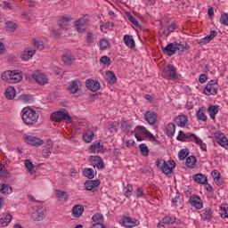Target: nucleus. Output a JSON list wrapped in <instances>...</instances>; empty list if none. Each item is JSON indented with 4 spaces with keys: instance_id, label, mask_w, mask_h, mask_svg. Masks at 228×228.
Listing matches in <instances>:
<instances>
[{
    "instance_id": "obj_1",
    "label": "nucleus",
    "mask_w": 228,
    "mask_h": 228,
    "mask_svg": "<svg viewBox=\"0 0 228 228\" xmlns=\"http://www.w3.org/2000/svg\"><path fill=\"white\" fill-rule=\"evenodd\" d=\"M22 112V120L24 124L27 126H34V124H37L38 122V114L35 110L25 107L21 110Z\"/></svg>"
},
{
    "instance_id": "obj_2",
    "label": "nucleus",
    "mask_w": 228,
    "mask_h": 228,
    "mask_svg": "<svg viewBox=\"0 0 228 228\" xmlns=\"http://www.w3.org/2000/svg\"><path fill=\"white\" fill-rule=\"evenodd\" d=\"M50 120L52 122H66V124H72V117H70V114H69V111L67 110H61L54 111L50 116Z\"/></svg>"
},
{
    "instance_id": "obj_3",
    "label": "nucleus",
    "mask_w": 228,
    "mask_h": 228,
    "mask_svg": "<svg viewBox=\"0 0 228 228\" xmlns=\"http://www.w3.org/2000/svg\"><path fill=\"white\" fill-rule=\"evenodd\" d=\"M156 167L160 168L161 172L166 175H170L174 172V168H175V161L169 160L167 162L165 159H157Z\"/></svg>"
},
{
    "instance_id": "obj_4",
    "label": "nucleus",
    "mask_w": 228,
    "mask_h": 228,
    "mask_svg": "<svg viewBox=\"0 0 228 228\" xmlns=\"http://www.w3.org/2000/svg\"><path fill=\"white\" fill-rule=\"evenodd\" d=\"M162 76L163 77H166V79H171L172 81L179 79L175 67L170 64H167V67L164 68Z\"/></svg>"
},
{
    "instance_id": "obj_5",
    "label": "nucleus",
    "mask_w": 228,
    "mask_h": 228,
    "mask_svg": "<svg viewBox=\"0 0 228 228\" xmlns=\"http://www.w3.org/2000/svg\"><path fill=\"white\" fill-rule=\"evenodd\" d=\"M88 22H90V16L85 15L76 21V28L77 33H83L88 28Z\"/></svg>"
},
{
    "instance_id": "obj_6",
    "label": "nucleus",
    "mask_w": 228,
    "mask_h": 228,
    "mask_svg": "<svg viewBox=\"0 0 228 228\" xmlns=\"http://www.w3.org/2000/svg\"><path fill=\"white\" fill-rule=\"evenodd\" d=\"M31 77L34 78L38 85H41V86H44L49 83L47 77H45V74L40 70H37L32 73Z\"/></svg>"
},
{
    "instance_id": "obj_7",
    "label": "nucleus",
    "mask_w": 228,
    "mask_h": 228,
    "mask_svg": "<svg viewBox=\"0 0 228 228\" xmlns=\"http://www.w3.org/2000/svg\"><path fill=\"white\" fill-rule=\"evenodd\" d=\"M217 93L218 83H216L215 80H210L204 89V94H206V95H216Z\"/></svg>"
},
{
    "instance_id": "obj_8",
    "label": "nucleus",
    "mask_w": 228,
    "mask_h": 228,
    "mask_svg": "<svg viewBox=\"0 0 228 228\" xmlns=\"http://www.w3.org/2000/svg\"><path fill=\"white\" fill-rule=\"evenodd\" d=\"M72 16H61L57 20V24L61 29H69Z\"/></svg>"
},
{
    "instance_id": "obj_9",
    "label": "nucleus",
    "mask_w": 228,
    "mask_h": 228,
    "mask_svg": "<svg viewBox=\"0 0 228 228\" xmlns=\"http://www.w3.org/2000/svg\"><path fill=\"white\" fill-rule=\"evenodd\" d=\"M122 224L126 228L138 227V225L140 224V220H138L134 217L126 216L122 219Z\"/></svg>"
},
{
    "instance_id": "obj_10",
    "label": "nucleus",
    "mask_w": 228,
    "mask_h": 228,
    "mask_svg": "<svg viewBox=\"0 0 228 228\" xmlns=\"http://www.w3.org/2000/svg\"><path fill=\"white\" fill-rule=\"evenodd\" d=\"M91 152H96V154H104L106 152V148L104 145L101 144V142L95 141L93 145L89 147Z\"/></svg>"
},
{
    "instance_id": "obj_11",
    "label": "nucleus",
    "mask_w": 228,
    "mask_h": 228,
    "mask_svg": "<svg viewBox=\"0 0 228 228\" xmlns=\"http://www.w3.org/2000/svg\"><path fill=\"white\" fill-rule=\"evenodd\" d=\"M191 206L193 208H196V209H202L203 204H202V199L197 194H193L189 199Z\"/></svg>"
},
{
    "instance_id": "obj_12",
    "label": "nucleus",
    "mask_w": 228,
    "mask_h": 228,
    "mask_svg": "<svg viewBox=\"0 0 228 228\" xmlns=\"http://www.w3.org/2000/svg\"><path fill=\"white\" fill-rule=\"evenodd\" d=\"M25 142L33 147H40V145H44V140L31 135L27 136Z\"/></svg>"
},
{
    "instance_id": "obj_13",
    "label": "nucleus",
    "mask_w": 228,
    "mask_h": 228,
    "mask_svg": "<svg viewBox=\"0 0 228 228\" xmlns=\"http://www.w3.org/2000/svg\"><path fill=\"white\" fill-rule=\"evenodd\" d=\"M91 159V164L92 167H94L95 168H98V170H102V168H104V161H102V159H101V157L99 156H91L90 157Z\"/></svg>"
},
{
    "instance_id": "obj_14",
    "label": "nucleus",
    "mask_w": 228,
    "mask_h": 228,
    "mask_svg": "<svg viewBox=\"0 0 228 228\" xmlns=\"http://www.w3.org/2000/svg\"><path fill=\"white\" fill-rule=\"evenodd\" d=\"M163 53L167 56H174L177 53V43H170L166 47H162Z\"/></svg>"
},
{
    "instance_id": "obj_15",
    "label": "nucleus",
    "mask_w": 228,
    "mask_h": 228,
    "mask_svg": "<svg viewBox=\"0 0 228 228\" xmlns=\"http://www.w3.org/2000/svg\"><path fill=\"white\" fill-rule=\"evenodd\" d=\"M215 136L217 143H219L221 147H224L225 149H228V140H227V137H225V134H224V133L216 132Z\"/></svg>"
},
{
    "instance_id": "obj_16",
    "label": "nucleus",
    "mask_w": 228,
    "mask_h": 228,
    "mask_svg": "<svg viewBox=\"0 0 228 228\" xmlns=\"http://www.w3.org/2000/svg\"><path fill=\"white\" fill-rule=\"evenodd\" d=\"M175 123L178 127H188V116L180 115L175 117Z\"/></svg>"
},
{
    "instance_id": "obj_17",
    "label": "nucleus",
    "mask_w": 228,
    "mask_h": 228,
    "mask_svg": "<svg viewBox=\"0 0 228 228\" xmlns=\"http://www.w3.org/2000/svg\"><path fill=\"white\" fill-rule=\"evenodd\" d=\"M144 118L148 124L151 126H154L156 124V121L158 120V115H156V112L154 111H146L144 114Z\"/></svg>"
},
{
    "instance_id": "obj_18",
    "label": "nucleus",
    "mask_w": 228,
    "mask_h": 228,
    "mask_svg": "<svg viewBox=\"0 0 228 228\" xmlns=\"http://www.w3.org/2000/svg\"><path fill=\"white\" fill-rule=\"evenodd\" d=\"M55 197L57 200H59V202H61L62 204L69 200V193L61 190H55Z\"/></svg>"
},
{
    "instance_id": "obj_19",
    "label": "nucleus",
    "mask_w": 228,
    "mask_h": 228,
    "mask_svg": "<svg viewBox=\"0 0 228 228\" xmlns=\"http://www.w3.org/2000/svg\"><path fill=\"white\" fill-rule=\"evenodd\" d=\"M86 86L91 92H97V90L101 89V84L99 82H95L94 79L86 80Z\"/></svg>"
},
{
    "instance_id": "obj_20",
    "label": "nucleus",
    "mask_w": 228,
    "mask_h": 228,
    "mask_svg": "<svg viewBox=\"0 0 228 228\" xmlns=\"http://www.w3.org/2000/svg\"><path fill=\"white\" fill-rule=\"evenodd\" d=\"M68 90L69 94H77V97H79V85H77V82L76 80L71 81L68 86Z\"/></svg>"
},
{
    "instance_id": "obj_21",
    "label": "nucleus",
    "mask_w": 228,
    "mask_h": 228,
    "mask_svg": "<svg viewBox=\"0 0 228 228\" xmlns=\"http://www.w3.org/2000/svg\"><path fill=\"white\" fill-rule=\"evenodd\" d=\"M85 212V207L83 205H75L72 208V216L74 218H79Z\"/></svg>"
},
{
    "instance_id": "obj_22",
    "label": "nucleus",
    "mask_w": 228,
    "mask_h": 228,
    "mask_svg": "<svg viewBox=\"0 0 228 228\" xmlns=\"http://www.w3.org/2000/svg\"><path fill=\"white\" fill-rule=\"evenodd\" d=\"M74 61H76V57H74V54L64 53L62 55V62L64 63V65L70 66L72 65V63H74Z\"/></svg>"
},
{
    "instance_id": "obj_23",
    "label": "nucleus",
    "mask_w": 228,
    "mask_h": 228,
    "mask_svg": "<svg viewBox=\"0 0 228 228\" xmlns=\"http://www.w3.org/2000/svg\"><path fill=\"white\" fill-rule=\"evenodd\" d=\"M20 81H22V71L19 69L12 70L11 83H20Z\"/></svg>"
},
{
    "instance_id": "obj_24",
    "label": "nucleus",
    "mask_w": 228,
    "mask_h": 228,
    "mask_svg": "<svg viewBox=\"0 0 228 228\" xmlns=\"http://www.w3.org/2000/svg\"><path fill=\"white\" fill-rule=\"evenodd\" d=\"M31 218L35 222H42V220L45 218V213H44V211L36 210L34 213H32Z\"/></svg>"
},
{
    "instance_id": "obj_25",
    "label": "nucleus",
    "mask_w": 228,
    "mask_h": 228,
    "mask_svg": "<svg viewBox=\"0 0 228 228\" xmlns=\"http://www.w3.org/2000/svg\"><path fill=\"white\" fill-rule=\"evenodd\" d=\"M122 131H126L127 133H134V128L133 127V123L129 121H121Z\"/></svg>"
},
{
    "instance_id": "obj_26",
    "label": "nucleus",
    "mask_w": 228,
    "mask_h": 228,
    "mask_svg": "<svg viewBox=\"0 0 228 228\" xmlns=\"http://www.w3.org/2000/svg\"><path fill=\"white\" fill-rule=\"evenodd\" d=\"M35 53H37V51L29 50V49L27 48V49H25V51L21 54L20 58L24 61H28L29 60V58H33V55L35 54Z\"/></svg>"
},
{
    "instance_id": "obj_27",
    "label": "nucleus",
    "mask_w": 228,
    "mask_h": 228,
    "mask_svg": "<svg viewBox=\"0 0 228 228\" xmlns=\"http://www.w3.org/2000/svg\"><path fill=\"white\" fill-rule=\"evenodd\" d=\"M15 95H16L15 87L8 86L5 90L6 99H9V101H12V99H15Z\"/></svg>"
},
{
    "instance_id": "obj_28",
    "label": "nucleus",
    "mask_w": 228,
    "mask_h": 228,
    "mask_svg": "<svg viewBox=\"0 0 228 228\" xmlns=\"http://www.w3.org/2000/svg\"><path fill=\"white\" fill-rule=\"evenodd\" d=\"M12 215L10 214H4L0 219V225H2L3 227H6V225H8V224H10V222H12Z\"/></svg>"
},
{
    "instance_id": "obj_29",
    "label": "nucleus",
    "mask_w": 228,
    "mask_h": 228,
    "mask_svg": "<svg viewBox=\"0 0 228 228\" xmlns=\"http://www.w3.org/2000/svg\"><path fill=\"white\" fill-rule=\"evenodd\" d=\"M195 183L199 184H208V177L202 174H198L193 176Z\"/></svg>"
},
{
    "instance_id": "obj_30",
    "label": "nucleus",
    "mask_w": 228,
    "mask_h": 228,
    "mask_svg": "<svg viewBox=\"0 0 228 228\" xmlns=\"http://www.w3.org/2000/svg\"><path fill=\"white\" fill-rule=\"evenodd\" d=\"M197 118H198V120H201V122L208 121V116H206V109H204V107H201L197 111Z\"/></svg>"
},
{
    "instance_id": "obj_31",
    "label": "nucleus",
    "mask_w": 228,
    "mask_h": 228,
    "mask_svg": "<svg viewBox=\"0 0 228 228\" xmlns=\"http://www.w3.org/2000/svg\"><path fill=\"white\" fill-rule=\"evenodd\" d=\"M12 176L10 172L6 170V166L4 165H0V179H8Z\"/></svg>"
},
{
    "instance_id": "obj_32",
    "label": "nucleus",
    "mask_w": 228,
    "mask_h": 228,
    "mask_svg": "<svg viewBox=\"0 0 228 228\" xmlns=\"http://www.w3.org/2000/svg\"><path fill=\"white\" fill-rule=\"evenodd\" d=\"M125 44L127 47L130 49H133L134 47V39L133 38V36L131 35H126L124 37Z\"/></svg>"
},
{
    "instance_id": "obj_33",
    "label": "nucleus",
    "mask_w": 228,
    "mask_h": 228,
    "mask_svg": "<svg viewBox=\"0 0 228 228\" xmlns=\"http://www.w3.org/2000/svg\"><path fill=\"white\" fill-rule=\"evenodd\" d=\"M187 168H194L195 165H197V158L195 156H190L186 159L185 163Z\"/></svg>"
},
{
    "instance_id": "obj_34",
    "label": "nucleus",
    "mask_w": 228,
    "mask_h": 228,
    "mask_svg": "<svg viewBox=\"0 0 228 228\" xmlns=\"http://www.w3.org/2000/svg\"><path fill=\"white\" fill-rule=\"evenodd\" d=\"M105 79L109 85H115V72L109 70L106 72Z\"/></svg>"
},
{
    "instance_id": "obj_35",
    "label": "nucleus",
    "mask_w": 228,
    "mask_h": 228,
    "mask_svg": "<svg viewBox=\"0 0 228 228\" xmlns=\"http://www.w3.org/2000/svg\"><path fill=\"white\" fill-rule=\"evenodd\" d=\"M94 133L93 130H87L86 133L83 134V140L86 143H90L94 140Z\"/></svg>"
},
{
    "instance_id": "obj_36",
    "label": "nucleus",
    "mask_w": 228,
    "mask_h": 228,
    "mask_svg": "<svg viewBox=\"0 0 228 228\" xmlns=\"http://www.w3.org/2000/svg\"><path fill=\"white\" fill-rule=\"evenodd\" d=\"M208 115L212 120H215L216 114L218 113V107L211 105L208 109Z\"/></svg>"
},
{
    "instance_id": "obj_37",
    "label": "nucleus",
    "mask_w": 228,
    "mask_h": 228,
    "mask_svg": "<svg viewBox=\"0 0 228 228\" xmlns=\"http://www.w3.org/2000/svg\"><path fill=\"white\" fill-rule=\"evenodd\" d=\"M191 134H184V132L180 130L179 134L177 136V140H179L180 142H184V140H187L188 138H190V140L193 142V137L191 136Z\"/></svg>"
},
{
    "instance_id": "obj_38",
    "label": "nucleus",
    "mask_w": 228,
    "mask_h": 228,
    "mask_svg": "<svg viewBox=\"0 0 228 228\" xmlns=\"http://www.w3.org/2000/svg\"><path fill=\"white\" fill-rule=\"evenodd\" d=\"M12 70H6L2 73V79L7 83H12Z\"/></svg>"
},
{
    "instance_id": "obj_39",
    "label": "nucleus",
    "mask_w": 228,
    "mask_h": 228,
    "mask_svg": "<svg viewBox=\"0 0 228 228\" xmlns=\"http://www.w3.org/2000/svg\"><path fill=\"white\" fill-rule=\"evenodd\" d=\"M18 28L19 26L17 25V23L13 21H7L5 23L6 31H10L11 33H13Z\"/></svg>"
},
{
    "instance_id": "obj_40",
    "label": "nucleus",
    "mask_w": 228,
    "mask_h": 228,
    "mask_svg": "<svg viewBox=\"0 0 228 228\" xmlns=\"http://www.w3.org/2000/svg\"><path fill=\"white\" fill-rule=\"evenodd\" d=\"M190 49V45L186 42L176 43V51H181L184 53V51H188Z\"/></svg>"
},
{
    "instance_id": "obj_41",
    "label": "nucleus",
    "mask_w": 228,
    "mask_h": 228,
    "mask_svg": "<svg viewBox=\"0 0 228 228\" xmlns=\"http://www.w3.org/2000/svg\"><path fill=\"white\" fill-rule=\"evenodd\" d=\"M83 175L87 177V179H94L95 177V173L94 172V169L86 167L83 170Z\"/></svg>"
},
{
    "instance_id": "obj_42",
    "label": "nucleus",
    "mask_w": 228,
    "mask_h": 228,
    "mask_svg": "<svg viewBox=\"0 0 228 228\" xmlns=\"http://www.w3.org/2000/svg\"><path fill=\"white\" fill-rule=\"evenodd\" d=\"M167 134L169 137L174 136L175 134V125L174 123H169L167 126Z\"/></svg>"
},
{
    "instance_id": "obj_43",
    "label": "nucleus",
    "mask_w": 228,
    "mask_h": 228,
    "mask_svg": "<svg viewBox=\"0 0 228 228\" xmlns=\"http://www.w3.org/2000/svg\"><path fill=\"white\" fill-rule=\"evenodd\" d=\"M13 191V189L12 186L8 184H3L2 188L0 189V192L3 193L4 195H10Z\"/></svg>"
},
{
    "instance_id": "obj_44",
    "label": "nucleus",
    "mask_w": 228,
    "mask_h": 228,
    "mask_svg": "<svg viewBox=\"0 0 228 228\" xmlns=\"http://www.w3.org/2000/svg\"><path fill=\"white\" fill-rule=\"evenodd\" d=\"M191 136L193 138V142H195L197 143V145H200V148L202 149V151H207L206 144H204V142L201 141L200 138H199L195 134H191Z\"/></svg>"
},
{
    "instance_id": "obj_45",
    "label": "nucleus",
    "mask_w": 228,
    "mask_h": 228,
    "mask_svg": "<svg viewBox=\"0 0 228 228\" xmlns=\"http://www.w3.org/2000/svg\"><path fill=\"white\" fill-rule=\"evenodd\" d=\"M188 154H190V150H188V149L181 150L178 153L179 160L183 161V159H184L188 157Z\"/></svg>"
},
{
    "instance_id": "obj_46",
    "label": "nucleus",
    "mask_w": 228,
    "mask_h": 228,
    "mask_svg": "<svg viewBox=\"0 0 228 228\" xmlns=\"http://www.w3.org/2000/svg\"><path fill=\"white\" fill-rule=\"evenodd\" d=\"M204 216L207 222L211 221L213 219V210H211L209 208H207L204 211Z\"/></svg>"
},
{
    "instance_id": "obj_47",
    "label": "nucleus",
    "mask_w": 228,
    "mask_h": 228,
    "mask_svg": "<svg viewBox=\"0 0 228 228\" xmlns=\"http://www.w3.org/2000/svg\"><path fill=\"white\" fill-rule=\"evenodd\" d=\"M162 224H167L169 226L172 224H175V216H166L162 219Z\"/></svg>"
},
{
    "instance_id": "obj_48",
    "label": "nucleus",
    "mask_w": 228,
    "mask_h": 228,
    "mask_svg": "<svg viewBox=\"0 0 228 228\" xmlns=\"http://www.w3.org/2000/svg\"><path fill=\"white\" fill-rule=\"evenodd\" d=\"M139 148L142 156L144 157L149 156V148L147 147V144L142 143L139 145Z\"/></svg>"
},
{
    "instance_id": "obj_49",
    "label": "nucleus",
    "mask_w": 228,
    "mask_h": 228,
    "mask_svg": "<svg viewBox=\"0 0 228 228\" xmlns=\"http://www.w3.org/2000/svg\"><path fill=\"white\" fill-rule=\"evenodd\" d=\"M108 47H110V41H108V39L103 38L100 41V49L102 51H104L106 49H108Z\"/></svg>"
},
{
    "instance_id": "obj_50",
    "label": "nucleus",
    "mask_w": 228,
    "mask_h": 228,
    "mask_svg": "<svg viewBox=\"0 0 228 228\" xmlns=\"http://www.w3.org/2000/svg\"><path fill=\"white\" fill-rule=\"evenodd\" d=\"M93 222H96V224H102L104 222V216L102 214H96L92 217Z\"/></svg>"
},
{
    "instance_id": "obj_51",
    "label": "nucleus",
    "mask_w": 228,
    "mask_h": 228,
    "mask_svg": "<svg viewBox=\"0 0 228 228\" xmlns=\"http://www.w3.org/2000/svg\"><path fill=\"white\" fill-rule=\"evenodd\" d=\"M126 17H127L128 20H130V22H132V24H134V26H136V28L140 27V23L138 22V20H136V19L134 17H133V14L128 12L126 14Z\"/></svg>"
},
{
    "instance_id": "obj_52",
    "label": "nucleus",
    "mask_w": 228,
    "mask_h": 228,
    "mask_svg": "<svg viewBox=\"0 0 228 228\" xmlns=\"http://www.w3.org/2000/svg\"><path fill=\"white\" fill-rule=\"evenodd\" d=\"M24 165L28 172H33V168H35V165H33V162L29 159H25Z\"/></svg>"
},
{
    "instance_id": "obj_53",
    "label": "nucleus",
    "mask_w": 228,
    "mask_h": 228,
    "mask_svg": "<svg viewBox=\"0 0 228 228\" xmlns=\"http://www.w3.org/2000/svg\"><path fill=\"white\" fill-rule=\"evenodd\" d=\"M34 45L36 49H39V51H42V49H44V41L40 39H34Z\"/></svg>"
},
{
    "instance_id": "obj_54",
    "label": "nucleus",
    "mask_w": 228,
    "mask_h": 228,
    "mask_svg": "<svg viewBox=\"0 0 228 228\" xmlns=\"http://www.w3.org/2000/svg\"><path fill=\"white\" fill-rule=\"evenodd\" d=\"M172 204L175 208H181L182 202H181V197L180 196H175V198L172 199Z\"/></svg>"
},
{
    "instance_id": "obj_55",
    "label": "nucleus",
    "mask_w": 228,
    "mask_h": 228,
    "mask_svg": "<svg viewBox=\"0 0 228 228\" xmlns=\"http://www.w3.org/2000/svg\"><path fill=\"white\" fill-rule=\"evenodd\" d=\"M113 25L114 23L113 22H107L105 23V25H101V30L103 31V33H106V30L105 29H113Z\"/></svg>"
},
{
    "instance_id": "obj_56",
    "label": "nucleus",
    "mask_w": 228,
    "mask_h": 228,
    "mask_svg": "<svg viewBox=\"0 0 228 228\" xmlns=\"http://www.w3.org/2000/svg\"><path fill=\"white\" fill-rule=\"evenodd\" d=\"M124 191H125L126 197H131V193H133V185L127 184V185L124 188Z\"/></svg>"
},
{
    "instance_id": "obj_57",
    "label": "nucleus",
    "mask_w": 228,
    "mask_h": 228,
    "mask_svg": "<svg viewBox=\"0 0 228 228\" xmlns=\"http://www.w3.org/2000/svg\"><path fill=\"white\" fill-rule=\"evenodd\" d=\"M134 131H138L140 134H144L145 136H147L149 130H147L145 127L141 126H137Z\"/></svg>"
},
{
    "instance_id": "obj_58",
    "label": "nucleus",
    "mask_w": 228,
    "mask_h": 228,
    "mask_svg": "<svg viewBox=\"0 0 228 228\" xmlns=\"http://www.w3.org/2000/svg\"><path fill=\"white\" fill-rule=\"evenodd\" d=\"M100 61H101V63H103V65H107L108 67H110V65H111V60L106 55L102 56L100 59Z\"/></svg>"
},
{
    "instance_id": "obj_59",
    "label": "nucleus",
    "mask_w": 228,
    "mask_h": 228,
    "mask_svg": "<svg viewBox=\"0 0 228 228\" xmlns=\"http://www.w3.org/2000/svg\"><path fill=\"white\" fill-rule=\"evenodd\" d=\"M220 22L224 26H228V13H223L220 17Z\"/></svg>"
},
{
    "instance_id": "obj_60",
    "label": "nucleus",
    "mask_w": 228,
    "mask_h": 228,
    "mask_svg": "<svg viewBox=\"0 0 228 228\" xmlns=\"http://www.w3.org/2000/svg\"><path fill=\"white\" fill-rule=\"evenodd\" d=\"M211 175L215 183H218V181H220V172H218V170L212 171Z\"/></svg>"
},
{
    "instance_id": "obj_61",
    "label": "nucleus",
    "mask_w": 228,
    "mask_h": 228,
    "mask_svg": "<svg viewBox=\"0 0 228 228\" xmlns=\"http://www.w3.org/2000/svg\"><path fill=\"white\" fill-rule=\"evenodd\" d=\"M220 215L222 218H228V208L225 207H221Z\"/></svg>"
},
{
    "instance_id": "obj_62",
    "label": "nucleus",
    "mask_w": 228,
    "mask_h": 228,
    "mask_svg": "<svg viewBox=\"0 0 228 228\" xmlns=\"http://www.w3.org/2000/svg\"><path fill=\"white\" fill-rule=\"evenodd\" d=\"M86 41L87 44H94V33L88 32L86 37Z\"/></svg>"
},
{
    "instance_id": "obj_63",
    "label": "nucleus",
    "mask_w": 228,
    "mask_h": 228,
    "mask_svg": "<svg viewBox=\"0 0 228 228\" xmlns=\"http://www.w3.org/2000/svg\"><path fill=\"white\" fill-rule=\"evenodd\" d=\"M85 189L87 190L88 191H92L94 185L92 184V182L90 180H87L84 183Z\"/></svg>"
},
{
    "instance_id": "obj_64",
    "label": "nucleus",
    "mask_w": 228,
    "mask_h": 228,
    "mask_svg": "<svg viewBox=\"0 0 228 228\" xmlns=\"http://www.w3.org/2000/svg\"><path fill=\"white\" fill-rule=\"evenodd\" d=\"M42 154H43V158L47 159L51 156V151L45 149L43 150Z\"/></svg>"
}]
</instances>
